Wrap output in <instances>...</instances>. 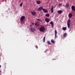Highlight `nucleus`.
Instances as JSON below:
<instances>
[{"mask_svg":"<svg viewBox=\"0 0 75 75\" xmlns=\"http://www.w3.org/2000/svg\"><path fill=\"white\" fill-rule=\"evenodd\" d=\"M43 9V8H42V6H41L38 8V11H41Z\"/></svg>","mask_w":75,"mask_h":75,"instance_id":"423d86ee","label":"nucleus"},{"mask_svg":"<svg viewBox=\"0 0 75 75\" xmlns=\"http://www.w3.org/2000/svg\"><path fill=\"white\" fill-rule=\"evenodd\" d=\"M4 65H6V62H4Z\"/></svg>","mask_w":75,"mask_h":75,"instance_id":"bb28decb","label":"nucleus"},{"mask_svg":"<svg viewBox=\"0 0 75 75\" xmlns=\"http://www.w3.org/2000/svg\"><path fill=\"white\" fill-rule=\"evenodd\" d=\"M1 65H0V68L1 67Z\"/></svg>","mask_w":75,"mask_h":75,"instance_id":"c756f323","label":"nucleus"},{"mask_svg":"<svg viewBox=\"0 0 75 75\" xmlns=\"http://www.w3.org/2000/svg\"><path fill=\"white\" fill-rule=\"evenodd\" d=\"M51 42H53V43H54H54H55V42H54V40H51Z\"/></svg>","mask_w":75,"mask_h":75,"instance_id":"5701e85b","label":"nucleus"},{"mask_svg":"<svg viewBox=\"0 0 75 75\" xmlns=\"http://www.w3.org/2000/svg\"><path fill=\"white\" fill-rule=\"evenodd\" d=\"M69 5L68 3H67L66 5L64 6V7H65L66 8H68V7H69Z\"/></svg>","mask_w":75,"mask_h":75,"instance_id":"ddd939ff","label":"nucleus"},{"mask_svg":"<svg viewBox=\"0 0 75 75\" xmlns=\"http://www.w3.org/2000/svg\"><path fill=\"white\" fill-rule=\"evenodd\" d=\"M45 37H44L43 38V42H45Z\"/></svg>","mask_w":75,"mask_h":75,"instance_id":"b1692460","label":"nucleus"},{"mask_svg":"<svg viewBox=\"0 0 75 75\" xmlns=\"http://www.w3.org/2000/svg\"><path fill=\"white\" fill-rule=\"evenodd\" d=\"M45 30V27L44 26L40 27L39 28V30L40 32H44Z\"/></svg>","mask_w":75,"mask_h":75,"instance_id":"f257e3e1","label":"nucleus"},{"mask_svg":"<svg viewBox=\"0 0 75 75\" xmlns=\"http://www.w3.org/2000/svg\"><path fill=\"white\" fill-rule=\"evenodd\" d=\"M45 21L47 23H49L50 21V19L48 18H45Z\"/></svg>","mask_w":75,"mask_h":75,"instance_id":"0eeeda50","label":"nucleus"},{"mask_svg":"<svg viewBox=\"0 0 75 75\" xmlns=\"http://www.w3.org/2000/svg\"><path fill=\"white\" fill-rule=\"evenodd\" d=\"M51 11L52 13L54 12V6L53 5L52 6L51 8Z\"/></svg>","mask_w":75,"mask_h":75,"instance_id":"9b49d317","label":"nucleus"},{"mask_svg":"<svg viewBox=\"0 0 75 75\" xmlns=\"http://www.w3.org/2000/svg\"><path fill=\"white\" fill-rule=\"evenodd\" d=\"M30 30L31 31V32H34V31H35V29L33 28H30Z\"/></svg>","mask_w":75,"mask_h":75,"instance_id":"9d476101","label":"nucleus"},{"mask_svg":"<svg viewBox=\"0 0 75 75\" xmlns=\"http://www.w3.org/2000/svg\"><path fill=\"white\" fill-rule=\"evenodd\" d=\"M62 29L63 30H64V31H65L66 30H67V27H63L62 28Z\"/></svg>","mask_w":75,"mask_h":75,"instance_id":"f3484780","label":"nucleus"},{"mask_svg":"<svg viewBox=\"0 0 75 75\" xmlns=\"http://www.w3.org/2000/svg\"><path fill=\"white\" fill-rule=\"evenodd\" d=\"M20 5L22 7V6L23 5V2H22Z\"/></svg>","mask_w":75,"mask_h":75,"instance_id":"393cba45","label":"nucleus"},{"mask_svg":"<svg viewBox=\"0 0 75 75\" xmlns=\"http://www.w3.org/2000/svg\"><path fill=\"white\" fill-rule=\"evenodd\" d=\"M67 35V33H65L64 34V37H66Z\"/></svg>","mask_w":75,"mask_h":75,"instance_id":"a211bd4d","label":"nucleus"},{"mask_svg":"<svg viewBox=\"0 0 75 75\" xmlns=\"http://www.w3.org/2000/svg\"><path fill=\"white\" fill-rule=\"evenodd\" d=\"M37 20H38V21H41V22H42L41 20L40 19H37Z\"/></svg>","mask_w":75,"mask_h":75,"instance_id":"4be33fe9","label":"nucleus"},{"mask_svg":"<svg viewBox=\"0 0 75 75\" xmlns=\"http://www.w3.org/2000/svg\"><path fill=\"white\" fill-rule=\"evenodd\" d=\"M31 13L32 14V15H33V16H36V14H37V13L35 11L31 12Z\"/></svg>","mask_w":75,"mask_h":75,"instance_id":"39448f33","label":"nucleus"},{"mask_svg":"<svg viewBox=\"0 0 75 75\" xmlns=\"http://www.w3.org/2000/svg\"><path fill=\"white\" fill-rule=\"evenodd\" d=\"M32 24H33V25H34V23H32Z\"/></svg>","mask_w":75,"mask_h":75,"instance_id":"c85d7f7f","label":"nucleus"},{"mask_svg":"<svg viewBox=\"0 0 75 75\" xmlns=\"http://www.w3.org/2000/svg\"><path fill=\"white\" fill-rule=\"evenodd\" d=\"M55 38H58V37L57 36V30L55 31Z\"/></svg>","mask_w":75,"mask_h":75,"instance_id":"f8f14e48","label":"nucleus"},{"mask_svg":"<svg viewBox=\"0 0 75 75\" xmlns=\"http://www.w3.org/2000/svg\"><path fill=\"white\" fill-rule=\"evenodd\" d=\"M59 6H62V4H59Z\"/></svg>","mask_w":75,"mask_h":75,"instance_id":"a878e982","label":"nucleus"},{"mask_svg":"<svg viewBox=\"0 0 75 75\" xmlns=\"http://www.w3.org/2000/svg\"><path fill=\"white\" fill-rule=\"evenodd\" d=\"M70 23H71V20H69L67 21V26L69 28H70Z\"/></svg>","mask_w":75,"mask_h":75,"instance_id":"f03ea898","label":"nucleus"},{"mask_svg":"<svg viewBox=\"0 0 75 75\" xmlns=\"http://www.w3.org/2000/svg\"><path fill=\"white\" fill-rule=\"evenodd\" d=\"M25 18V16H22L20 19L21 21V22H23V21L24 20V18Z\"/></svg>","mask_w":75,"mask_h":75,"instance_id":"7ed1b4c3","label":"nucleus"},{"mask_svg":"<svg viewBox=\"0 0 75 75\" xmlns=\"http://www.w3.org/2000/svg\"><path fill=\"white\" fill-rule=\"evenodd\" d=\"M71 8L73 11L75 12V6H73L71 7Z\"/></svg>","mask_w":75,"mask_h":75,"instance_id":"6e6552de","label":"nucleus"},{"mask_svg":"<svg viewBox=\"0 0 75 75\" xmlns=\"http://www.w3.org/2000/svg\"><path fill=\"white\" fill-rule=\"evenodd\" d=\"M42 10L45 13H48V11H47V10L46 9L43 8Z\"/></svg>","mask_w":75,"mask_h":75,"instance_id":"1a4fd4ad","label":"nucleus"},{"mask_svg":"<svg viewBox=\"0 0 75 75\" xmlns=\"http://www.w3.org/2000/svg\"><path fill=\"white\" fill-rule=\"evenodd\" d=\"M36 48H37V49L38 48V46H36Z\"/></svg>","mask_w":75,"mask_h":75,"instance_id":"cd10ccee","label":"nucleus"},{"mask_svg":"<svg viewBox=\"0 0 75 75\" xmlns=\"http://www.w3.org/2000/svg\"><path fill=\"white\" fill-rule=\"evenodd\" d=\"M35 25H36V26L37 27L39 26V25H40V22H36L35 24Z\"/></svg>","mask_w":75,"mask_h":75,"instance_id":"20e7f679","label":"nucleus"},{"mask_svg":"<svg viewBox=\"0 0 75 75\" xmlns=\"http://www.w3.org/2000/svg\"><path fill=\"white\" fill-rule=\"evenodd\" d=\"M36 3L38 4H40L41 3V2L39 1H36Z\"/></svg>","mask_w":75,"mask_h":75,"instance_id":"aec40b11","label":"nucleus"},{"mask_svg":"<svg viewBox=\"0 0 75 75\" xmlns=\"http://www.w3.org/2000/svg\"><path fill=\"white\" fill-rule=\"evenodd\" d=\"M50 24H51V25H52L53 28H54V24H53V22H52V21H51L50 22Z\"/></svg>","mask_w":75,"mask_h":75,"instance_id":"dca6fc26","label":"nucleus"},{"mask_svg":"<svg viewBox=\"0 0 75 75\" xmlns=\"http://www.w3.org/2000/svg\"><path fill=\"white\" fill-rule=\"evenodd\" d=\"M57 12L59 14H61L62 13V11L61 10H59L57 11Z\"/></svg>","mask_w":75,"mask_h":75,"instance_id":"4468645a","label":"nucleus"},{"mask_svg":"<svg viewBox=\"0 0 75 75\" xmlns=\"http://www.w3.org/2000/svg\"><path fill=\"white\" fill-rule=\"evenodd\" d=\"M72 17V14L71 13H70L69 14V18H71Z\"/></svg>","mask_w":75,"mask_h":75,"instance_id":"2eb2a0df","label":"nucleus"},{"mask_svg":"<svg viewBox=\"0 0 75 75\" xmlns=\"http://www.w3.org/2000/svg\"><path fill=\"white\" fill-rule=\"evenodd\" d=\"M45 16L46 17H50V14L48 13L46 14Z\"/></svg>","mask_w":75,"mask_h":75,"instance_id":"6ab92c4d","label":"nucleus"},{"mask_svg":"<svg viewBox=\"0 0 75 75\" xmlns=\"http://www.w3.org/2000/svg\"><path fill=\"white\" fill-rule=\"evenodd\" d=\"M47 43L48 45H50L51 44V42H50L49 41H47Z\"/></svg>","mask_w":75,"mask_h":75,"instance_id":"412c9836","label":"nucleus"}]
</instances>
